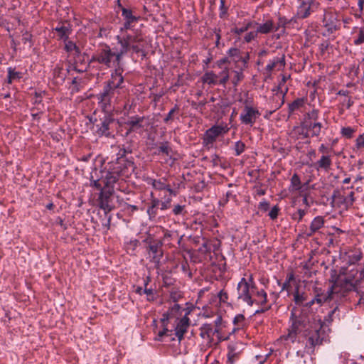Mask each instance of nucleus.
<instances>
[{"mask_svg": "<svg viewBox=\"0 0 364 364\" xmlns=\"http://www.w3.org/2000/svg\"><path fill=\"white\" fill-rule=\"evenodd\" d=\"M123 81L122 72L119 70H116L114 73L112 74V79L109 82L111 88L118 87Z\"/></svg>", "mask_w": 364, "mask_h": 364, "instance_id": "4468645a", "label": "nucleus"}, {"mask_svg": "<svg viewBox=\"0 0 364 364\" xmlns=\"http://www.w3.org/2000/svg\"><path fill=\"white\" fill-rule=\"evenodd\" d=\"M200 336L209 345L216 344L223 339L220 336L219 330L213 328L210 324H204L201 327Z\"/></svg>", "mask_w": 364, "mask_h": 364, "instance_id": "20e7f679", "label": "nucleus"}, {"mask_svg": "<svg viewBox=\"0 0 364 364\" xmlns=\"http://www.w3.org/2000/svg\"><path fill=\"white\" fill-rule=\"evenodd\" d=\"M359 6H360V9L363 8V3L361 1L359 2Z\"/></svg>", "mask_w": 364, "mask_h": 364, "instance_id": "37998d69", "label": "nucleus"}, {"mask_svg": "<svg viewBox=\"0 0 364 364\" xmlns=\"http://www.w3.org/2000/svg\"><path fill=\"white\" fill-rule=\"evenodd\" d=\"M291 182H292V184L294 186V188L295 189H298L299 188V178L296 176H294L292 177Z\"/></svg>", "mask_w": 364, "mask_h": 364, "instance_id": "473e14b6", "label": "nucleus"}, {"mask_svg": "<svg viewBox=\"0 0 364 364\" xmlns=\"http://www.w3.org/2000/svg\"><path fill=\"white\" fill-rule=\"evenodd\" d=\"M279 63V61L277 62V63ZM279 63H280V67H282V62L279 61ZM275 66H276V63L275 62L270 63L267 64V69L269 70H272Z\"/></svg>", "mask_w": 364, "mask_h": 364, "instance_id": "f704fd0d", "label": "nucleus"}, {"mask_svg": "<svg viewBox=\"0 0 364 364\" xmlns=\"http://www.w3.org/2000/svg\"><path fill=\"white\" fill-rule=\"evenodd\" d=\"M220 83H225L228 80V72L226 70H223L221 73H220Z\"/></svg>", "mask_w": 364, "mask_h": 364, "instance_id": "c85d7f7f", "label": "nucleus"}, {"mask_svg": "<svg viewBox=\"0 0 364 364\" xmlns=\"http://www.w3.org/2000/svg\"><path fill=\"white\" fill-rule=\"evenodd\" d=\"M115 181H116V177H114L112 181L114 182Z\"/></svg>", "mask_w": 364, "mask_h": 364, "instance_id": "c03bdc74", "label": "nucleus"}, {"mask_svg": "<svg viewBox=\"0 0 364 364\" xmlns=\"http://www.w3.org/2000/svg\"><path fill=\"white\" fill-rule=\"evenodd\" d=\"M21 77V73L15 71L11 68H9L8 70V82L11 83L15 80L19 79Z\"/></svg>", "mask_w": 364, "mask_h": 364, "instance_id": "6ab92c4d", "label": "nucleus"}, {"mask_svg": "<svg viewBox=\"0 0 364 364\" xmlns=\"http://www.w3.org/2000/svg\"><path fill=\"white\" fill-rule=\"evenodd\" d=\"M324 224V220L322 217L318 216L316 217L311 223V232H315L318 230H319L321 227H323Z\"/></svg>", "mask_w": 364, "mask_h": 364, "instance_id": "dca6fc26", "label": "nucleus"}, {"mask_svg": "<svg viewBox=\"0 0 364 364\" xmlns=\"http://www.w3.org/2000/svg\"><path fill=\"white\" fill-rule=\"evenodd\" d=\"M24 40L26 41H28L29 40V36L27 35L25 38H24Z\"/></svg>", "mask_w": 364, "mask_h": 364, "instance_id": "79ce46f5", "label": "nucleus"}, {"mask_svg": "<svg viewBox=\"0 0 364 364\" xmlns=\"http://www.w3.org/2000/svg\"><path fill=\"white\" fill-rule=\"evenodd\" d=\"M332 293H333V289L330 288L328 290L326 294H318L316 296L315 299L311 301V304H314L315 301L318 304H321V303L326 301V300H328V299L331 298Z\"/></svg>", "mask_w": 364, "mask_h": 364, "instance_id": "2eb2a0df", "label": "nucleus"}, {"mask_svg": "<svg viewBox=\"0 0 364 364\" xmlns=\"http://www.w3.org/2000/svg\"><path fill=\"white\" fill-rule=\"evenodd\" d=\"M119 43L120 45L119 51L111 52L110 50H105L102 53L98 60L100 62L104 63L108 66L111 65L113 62H118L121 55L125 53L129 47H132L134 50H139V48L134 45V42L137 41L136 38H133L132 36L128 35L126 38L122 36H117Z\"/></svg>", "mask_w": 364, "mask_h": 364, "instance_id": "f03ea898", "label": "nucleus"}, {"mask_svg": "<svg viewBox=\"0 0 364 364\" xmlns=\"http://www.w3.org/2000/svg\"><path fill=\"white\" fill-rule=\"evenodd\" d=\"M304 127L307 131V136H317L321 132V125L318 122H309L305 121Z\"/></svg>", "mask_w": 364, "mask_h": 364, "instance_id": "9b49d317", "label": "nucleus"}, {"mask_svg": "<svg viewBox=\"0 0 364 364\" xmlns=\"http://www.w3.org/2000/svg\"><path fill=\"white\" fill-rule=\"evenodd\" d=\"M218 76L212 72L206 73L203 77V81L204 82L211 84L217 82Z\"/></svg>", "mask_w": 364, "mask_h": 364, "instance_id": "a211bd4d", "label": "nucleus"}, {"mask_svg": "<svg viewBox=\"0 0 364 364\" xmlns=\"http://www.w3.org/2000/svg\"><path fill=\"white\" fill-rule=\"evenodd\" d=\"M299 213L300 218L303 217L304 215V214H305L304 210H299Z\"/></svg>", "mask_w": 364, "mask_h": 364, "instance_id": "ea45409f", "label": "nucleus"}, {"mask_svg": "<svg viewBox=\"0 0 364 364\" xmlns=\"http://www.w3.org/2000/svg\"><path fill=\"white\" fill-rule=\"evenodd\" d=\"M349 181H350V178H346V179H344L343 183H349Z\"/></svg>", "mask_w": 364, "mask_h": 364, "instance_id": "a19ab883", "label": "nucleus"}, {"mask_svg": "<svg viewBox=\"0 0 364 364\" xmlns=\"http://www.w3.org/2000/svg\"><path fill=\"white\" fill-rule=\"evenodd\" d=\"M123 16L128 20L127 23L124 24V29H127L129 28V23L131 22V20L133 19V17L132 16V12L129 10L124 9L123 10Z\"/></svg>", "mask_w": 364, "mask_h": 364, "instance_id": "5701e85b", "label": "nucleus"}, {"mask_svg": "<svg viewBox=\"0 0 364 364\" xmlns=\"http://www.w3.org/2000/svg\"><path fill=\"white\" fill-rule=\"evenodd\" d=\"M243 147H244V145L240 143V142H237L236 144V151H237V154L239 155L240 154H241L242 151H243Z\"/></svg>", "mask_w": 364, "mask_h": 364, "instance_id": "72a5a7b5", "label": "nucleus"}, {"mask_svg": "<svg viewBox=\"0 0 364 364\" xmlns=\"http://www.w3.org/2000/svg\"><path fill=\"white\" fill-rule=\"evenodd\" d=\"M65 48L68 51L74 52L75 53H79V50L76 47L75 44L72 41H68L65 43Z\"/></svg>", "mask_w": 364, "mask_h": 364, "instance_id": "b1692460", "label": "nucleus"}, {"mask_svg": "<svg viewBox=\"0 0 364 364\" xmlns=\"http://www.w3.org/2000/svg\"><path fill=\"white\" fill-rule=\"evenodd\" d=\"M183 210V206L177 205L173 208V211L174 214L178 215L182 213Z\"/></svg>", "mask_w": 364, "mask_h": 364, "instance_id": "2f4dec72", "label": "nucleus"}, {"mask_svg": "<svg viewBox=\"0 0 364 364\" xmlns=\"http://www.w3.org/2000/svg\"><path fill=\"white\" fill-rule=\"evenodd\" d=\"M303 104V100H298L294 101L291 105L290 109L291 110H294L296 108L299 107Z\"/></svg>", "mask_w": 364, "mask_h": 364, "instance_id": "7c9ffc66", "label": "nucleus"}, {"mask_svg": "<svg viewBox=\"0 0 364 364\" xmlns=\"http://www.w3.org/2000/svg\"><path fill=\"white\" fill-rule=\"evenodd\" d=\"M171 200H167L160 203L158 200H153L151 206L148 209L147 213L150 217H154L156 214V208L160 205V209L164 210L169 208Z\"/></svg>", "mask_w": 364, "mask_h": 364, "instance_id": "9d476101", "label": "nucleus"}, {"mask_svg": "<svg viewBox=\"0 0 364 364\" xmlns=\"http://www.w3.org/2000/svg\"><path fill=\"white\" fill-rule=\"evenodd\" d=\"M298 325L294 323L292 324L291 328L289 329L287 335L284 336L281 338L282 340L287 341V343H294L296 341L297 335Z\"/></svg>", "mask_w": 364, "mask_h": 364, "instance_id": "ddd939ff", "label": "nucleus"}, {"mask_svg": "<svg viewBox=\"0 0 364 364\" xmlns=\"http://www.w3.org/2000/svg\"><path fill=\"white\" fill-rule=\"evenodd\" d=\"M318 339H319V336L316 339L315 341L311 338H309L312 345L317 344L318 343Z\"/></svg>", "mask_w": 364, "mask_h": 364, "instance_id": "58836bf2", "label": "nucleus"}, {"mask_svg": "<svg viewBox=\"0 0 364 364\" xmlns=\"http://www.w3.org/2000/svg\"><path fill=\"white\" fill-rule=\"evenodd\" d=\"M267 301V294L264 291V290H261L257 291V299L255 301L260 304H264Z\"/></svg>", "mask_w": 364, "mask_h": 364, "instance_id": "4be33fe9", "label": "nucleus"}, {"mask_svg": "<svg viewBox=\"0 0 364 364\" xmlns=\"http://www.w3.org/2000/svg\"><path fill=\"white\" fill-rule=\"evenodd\" d=\"M230 56L226 58H223L218 61V65L220 68H223V65L228 63L229 65H231L232 63L236 62L239 58L238 56V50L237 49H230L229 50Z\"/></svg>", "mask_w": 364, "mask_h": 364, "instance_id": "f8f14e48", "label": "nucleus"}, {"mask_svg": "<svg viewBox=\"0 0 364 364\" xmlns=\"http://www.w3.org/2000/svg\"><path fill=\"white\" fill-rule=\"evenodd\" d=\"M338 16L337 14L331 11L326 12L323 16V23L326 29L332 33L338 28Z\"/></svg>", "mask_w": 364, "mask_h": 364, "instance_id": "0eeeda50", "label": "nucleus"}, {"mask_svg": "<svg viewBox=\"0 0 364 364\" xmlns=\"http://www.w3.org/2000/svg\"><path fill=\"white\" fill-rule=\"evenodd\" d=\"M228 128L226 126H215L208 129L205 133V137L209 141H213L221 134L227 132Z\"/></svg>", "mask_w": 364, "mask_h": 364, "instance_id": "1a4fd4ad", "label": "nucleus"}, {"mask_svg": "<svg viewBox=\"0 0 364 364\" xmlns=\"http://www.w3.org/2000/svg\"><path fill=\"white\" fill-rule=\"evenodd\" d=\"M277 213H278V210L277 208H273L270 213H269V216L272 218H275L277 216Z\"/></svg>", "mask_w": 364, "mask_h": 364, "instance_id": "c9c22d12", "label": "nucleus"}, {"mask_svg": "<svg viewBox=\"0 0 364 364\" xmlns=\"http://www.w3.org/2000/svg\"><path fill=\"white\" fill-rule=\"evenodd\" d=\"M188 312L181 309L178 304L173 306L168 311L167 313L163 314L160 319V327L159 323L156 324L155 332L158 338L161 339L168 331V323L173 322L175 323V334L178 341H181L184 333L186 332L189 326V318L187 317Z\"/></svg>", "mask_w": 364, "mask_h": 364, "instance_id": "f257e3e1", "label": "nucleus"}, {"mask_svg": "<svg viewBox=\"0 0 364 364\" xmlns=\"http://www.w3.org/2000/svg\"><path fill=\"white\" fill-rule=\"evenodd\" d=\"M341 133L343 136H346V137H350L353 134V129L350 127H345L342 129Z\"/></svg>", "mask_w": 364, "mask_h": 364, "instance_id": "cd10ccee", "label": "nucleus"}, {"mask_svg": "<svg viewBox=\"0 0 364 364\" xmlns=\"http://www.w3.org/2000/svg\"><path fill=\"white\" fill-rule=\"evenodd\" d=\"M316 114L315 113H312V117H315Z\"/></svg>", "mask_w": 364, "mask_h": 364, "instance_id": "a18cd8bd", "label": "nucleus"}, {"mask_svg": "<svg viewBox=\"0 0 364 364\" xmlns=\"http://www.w3.org/2000/svg\"><path fill=\"white\" fill-rule=\"evenodd\" d=\"M111 122V119L109 118L105 119L102 122V127L97 130V132L100 135L105 134L109 129V124Z\"/></svg>", "mask_w": 364, "mask_h": 364, "instance_id": "aec40b11", "label": "nucleus"}, {"mask_svg": "<svg viewBox=\"0 0 364 364\" xmlns=\"http://www.w3.org/2000/svg\"><path fill=\"white\" fill-rule=\"evenodd\" d=\"M235 77H237V80H236V82H235V83H237L238 81L240 80V79L242 77V75L239 72H235Z\"/></svg>", "mask_w": 364, "mask_h": 364, "instance_id": "4c0bfd02", "label": "nucleus"}, {"mask_svg": "<svg viewBox=\"0 0 364 364\" xmlns=\"http://www.w3.org/2000/svg\"><path fill=\"white\" fill-rule=\"evenodd\" d=\"M319 151L322 153L327 152V147L324 144H321L319 147Z\"/></svg>", "mask_w": 364, "mask_h": 364, "instance_id": "e433bc0d", "label": "nucleus"}, {"mask_svg": "<svg viewBox=\"0 0 364 364\" xmlns=\"http://www.w3.org/2000/svg\"><path fill=\"white\" fill-rule=\"evenodd\" d=\"M250 26L253 27V29L245 35V39L247 42H250L253 40L259 33L265 34L272 30V23L270 21H267L263 24L252 22Z\"/></svg>", "mask_w": 364, "mask_h": 364, "instance_id": "39448f33", "label": "nucleus"}, {"mask_svg": "<svg viewBox=\"0 0 364 364\" xmlns=\"http://www.w3.org/2000/svg\"><path fill=\"white\" fill-rule=\"evenodd\" d=\"M364 42V28L362 27L359 29L358 38L354 40L356 45H359Z\"/></svg>", "mask_w": 364, "mask_h": 364, "instance_id": "393cba45", "label": "nucleus"}, {"mask_svg": "<svg viewBox=\"0 0 364 364\" xmlns=\"http://www.w3.org/2000/svg\"><path fill=\"white\" fill-rule=\"evenodd\" d=\"M318 6V4L313 1H303L298 8L297 15L301 18H306L311 11H314Z\"/></svg>", "mask_w": 364, "mask_h": 364, "instance_id": "6e6552de", "label": "nucleus"}, {"mask_svg": "<svg viewBox=\"0 0 364 364\" xmlns=\"http://www.w3.org/2000/svg\"><path fill=\"white\" fill-rule=\"evenodd\" d=\"M356 145L358 148L364 147V134L357 139Z\"/></svg>", "mask_w": 364, "mask_h": 364, "instance_id": "c756f323", "label": "nucleus"}, {"mask_svg": "<svg viewBox=\"0 0 364 364\" xmlns=\"http://www.w3.org/2000/svg\"><path fill=\"white\" fill-rule=\"evenodd\" d=\"M55 30L59 33L61 38L66 36L68 31V29L65 27H57Z\"/></svg>", "mask_w": 364, "mask_h": 364, "instance_id": "a878e982", "label": "nucleus"}, {"mask_svg": "<svg viewBox=\"0 0 364 364\" xmlns=\"http://www.w3.org/2000/svg\"><path fill=\"white\" fill-rule=\"evenodd\" d=\"M331 161L329 156H322L319 161H318L317 164L319 168H323L324 170H328L331 166Z\"/></svg>", "mask_w": 364, "mask_h": 364, "instance_id": "f3484780", "label": "nucleus"}, {"mask_svg": "<svg viewBox=\"0 0 364 364\" xmlns=\"http://www.w3.org/2000/svg\"><path fill=\"white\" fill-rule=\"evenodd\" d=\"M237 291L239 299H242L248 305H252L251 296L254 291V282L251 276L241 279L237 285Z\"/></svg>", "mask_w": 364, "mask_h": 364, "instance_id": "7ed1b4c3", "label": "nucleus"}, {"mask_svg": "<svg viewBox=\"0 0 364 364\" xmlns=\"http://www.w3.org/2000/svg\"><path fill=\"white\" fill-rule=\"evenodd\" d=\"M259 116V113L257 109L246 107L240 115V119L244 124L252 125Z\"/></svg>", "mask_w": 364, "mask_h": 364, "instance_id": "423d86ee", "label": "nucleus"}, {"mask_svg": "<svg viewBox=\"0 0 364 364\" xmlns=\"http://www.w3.org/2000/svg\"><path fill=\"white\" fill-rule=\"evenodd\" d=\"M252 23V22L247 23L239 28H236L235 29V32L237 34H240L243 32H247V34L250 31H251L253 29L252 28L253 27H252V26H250Z\"/></svg>", "mask_w": 364, "mask_h": 364, "instance_id": "412c9836", "label": "nucleus"}, {"mask_svg": "<svg viewBox=\"0 0 364 364\" xmlns=\"http://www.w3.org/2000/svg\"><path fill=\"white\" fill-rule=\"evenodd\" d=\"M305 298L304 294H299V293L297 291L294 294V301L296 304H300L304 301Z\"/></svg>", "mask_w": 364, "mask_h": 364, "instance_id": "bb28decb", "label": "nucleus"}]
</instances>
